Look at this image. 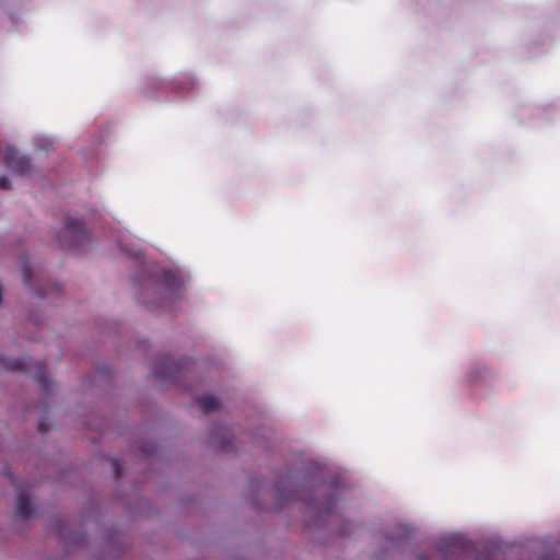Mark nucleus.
Masks as SVG:
<instances>
[{
    "mask_svg": "<svg viewBox=\"0 0 560 560\" xmlns=\"http://www.w3.org/2000/svg\"><path fill=\"white\" fill-rule=\"evenodd\" d=\"M30 363L28 359H9L4 365L11 371H30Z\"/></svg>",
    "mask_w": 560,
    "mask_h": 560,
    "instance_id": "8",
    "label": "nucleus"
},
{
    "mask_svg": "<svg viewBox=\"0 0 560 560\" xmlns=\"http://www.w3.org/2000/svg\"><path fill=\"white\" fill-rule=\"evenodd\" d=\"M33 513V506L30 502V499L24 494L21 493L18 498L16 503V514L21 518H28Z\"/></svg>",
    "mask_w": 560,
    "mask_h": 560,
    "instance_id": "6",
    "label": "nucleus"
},
{
    "mask_svg": "<svg viewBox=\"0 0 560 560\" xmlns=\"http://www.w3.org/2000/svg\"><path fill=\"white\" fill-rule=\"evenodd\" d=\"M145 276H139L135 282L143 288L145 292L155 289H163L164 293L160 295L156 306H165L170 301L178 299L184 285L180 276L172 270H166L158 265H151L144 269Z\"/></svg>",
    "mask_w": 560,
    "mask_h": 560,
    "instance_id": "1",
    "label": "nucleus"
},
{
    "mask_svg": "<svg viewBox=\"0 0 560 560\" xmlns=\"http://www.w3.org/2000/svg\"><path fill=\"white\" fill-rule=\"evenodd\" d=\"M475 560H491L489 555H486L483 552H480L476 556Z\"/></svg>",
    "mask_w": 560,
    "mask_h": 560,
    "instance_id": "15",
    "label": "nucleus"
},
{
    "mask_svg": "<svg viewBox=\"0 0 560 560\" xmlns=\"http://www.w3.org/2000/svg\"><path fill=\"white\" fill-rule=\"evenodd\" d=\"M35 380L39 384L42 390L45 394H48L50 392L51 384H50L48 375L42 364L38 365V371L35 375Z\"/></svg>",
    "mask_w": 560,
    "mask_h": 560,
    "instance_id": "9",
    "label": "nucleus"
},
{
    "mask_svg": "<svg viewBox=\"0 0 560 560\" xmlns=\"http://www.w3.org/2000/svg\"><path fill=\"white\" fill-rule=\"evenodd\" d=\"M21 269H22L25 284L31 285L33 273H32V266L27 259L22 260Z\"/></svg>",
    "mask_w": 560,
    "mask_h": 560,
    "instance_id": "10",
    "label": "nucleus"
},
{
    "mask_svg": "<svg viewBox=\"0 0 560 560\" xmlns=\"http://www.w3.org/2000/svg\"><path fill=\"white\" fill-rule=\"evenodd\" d=\"M4 160L8 167L15 174H26L32 170L30 159L12 145L5 148Z\"/></svg>",
    "mask_w": 560,
    "mask_h": 560,
    "instance_id": "3",
    "label": "nucleus"
},
{
    "mask_svg": "<svg viewBox=\"0 0 560 560\" xmlns=\"http://www.w3.org/2000/svg\"><path fill=\"white\" fill-rule=\"evenodd\" d=\"M197 402H198L200 409L206 413L217 410L220 405L219 400L212 395L203 396V397L199 398L197 400Z\"/></svg>",
    "mask_w": 560,
    "mask_h": 560,
    "instance_id": "7",
    "label": "nucleus"
},
{
    "mask_svg": "<svg viewBox=\"0 0 560 560\" xmlns=\"http://www.w3.org/2000/svg\"><path fill=\"white\" fill-rule=\"evenodd\" d=\"M112 467H113V470H114L115 478L119 479L121 477L122 470H124L122 462L119 460V459H113L112 460Z\"/></svg>",
    "mask_w": 560,
    "mask_h": 560,
    "instance_id": "12",
    "label": "nucleus"
},
{
    "mask_svg": "<svg viewBox=\"0 0 560 560\" xmlns=\"http://www.w3.org/2000/svg\"><path fill=\"white\" fill-rule=\"evenodd\" d=\"M335 498L327 499L326 502L319 504H313L316 510L322 513H331L335 505Z\"/></svg>",
    "mask_w": 560,
    "mask_h": 560,
    "instance_id": "11",
    "label": "nucleus"
},
{
    "mask_svg": "<svg viewBox=\"0 0 560 560\" xmlns=\"http://www.w3.org/2000/svg\"><path fill=\"white\" fill-rule=\"evenodd\" d=\"M11 187L10 182L5 177H0V188L9 189Z\"/></svg>",
    "mask_w": 560,
    "mask_h": 560,
    "instance_id": "14",
    "label": "nucleus"
},
{
    "mask_svg": "<svg viewBox=\"0 0 560 560\" xmlns=\"http://www.w3.org/2000/svg\"><path fill=\"white\" fill-rule=\"evenodd\" d=\"M476 556V549L472 542L462 537H452L443 551L444 560H468Z\"/></svg>",
    "mask_w": 560,
    "mask_h": 560,
    "instance_id": "2",
    "label": "nucleus"
},
{
    "mask_svg": "<svg viewBox=\"0 0 560 560\" xmlns=\"http://www.w3.org/2000/svg\"><path fill=\"white\" fill-rule=\"evenodd\" d=\"M542 560H560V541L556 544L553 551L546 555Z\"/></svg>",
    "mask_w": 560,
    "mask_h": 560,
    "instance_id": "13",
    "label": "nucleus"
},
{
    "mask_svg": "<svg viewBox=\"0 0 560 560\" xmlns=\"http://www.w3.org/2000/svg\"><path fill=\"white\" fill-rule=\"evenodd\" d=\"M182 368L183 363H176L175 366H166V364H163L155 373L162 381H172L176 378Z\"/></svg>",
    "mask_w": 560,
    "mask_h": 560,
    "instance_id": "5",
    "label": "nucleus"
},
{
    "mask_svg": "<svg viewBox=\"0 0 560 560\" xmlns=\"http://www.w3.org/2000/svg\"><path fill=\"white\" fill-rule=\"evenodd\" d=\"M420 560H425V559L421 557Z\"/></svg>",
    "mask_w": 560,
    "mask_h": 560,
    "instance_id": "17",
    "label": "nucleus"
},
{
    "mask_svg": "<svg viewBox=\"0 0 560 560\" xmlns=\"http://www.w3.org/2000/svg\"><path fill=\"white\" fill-rule=\"evenodd\" d=\"M38 429H39V431H42V432H46V431H47V429L45 428L44 422H39V424H38Z\"/></svg>",
    "mask_w": 560,
    "mask_h": 560,
    "instance_id": "16",
    "label": "nucleus"
},
{
    "mask_svg": "<svg viewBox=\"0 0 560 560\" xmlns=\"http://www.w3.org/2000/svg\"><path fill=\"white\" fill-rule=\"evenodd\" d=\"M65 233L68 234L72 241H83L88 230L81 219L68 218L65 222Z\"/></svg>",
    "mask_w": 560,
    "mask_h": 560,
    "instance_id": "4",
    "label": "nucleus"
}]
</instances>
